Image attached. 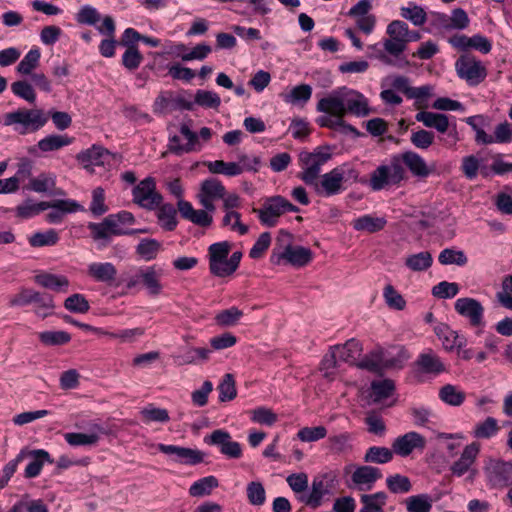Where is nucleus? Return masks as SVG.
<instances>
[{"label":"nucleus","instance_id":"nucleus-1","mask_svg":"<svg viewBox=\"0 0 512 512\" xmlns=\"http://www.w3.org/2000/svg\"><path fill=\"white\" fill-rule=\"evenodd\" d=\"M404 166L419 179H425L434 172V167L429 166L420 154L405 151L393 156L388 165H380L372 172L370 187L374 191H379L388 185H398L406 178Z\"/></svg>","mask_w":512,"mask_h":512},{"label":"nucleus","instance_id":"nucleus-2","mask_svg":"<svg viewBox=\"0 0 512 512\" xmlns=\"http://www.w3.org/2000/svg\"><path fill=\"white\" fill-rule=\"evenodd\" d=\"M318 112L343 118L347 115L366 117L371 114L369 100L361 92L346 87H338L321 98L316 106Z\"/></svg>","mask_w":512,"mask_h":512},{"label":"nucleus","instance_id":"nucleus-3","mask_svg":"<svg viewBox=\"0 0 512 512\" xmlns=\"http://www.w3.org/2000/svg\"><path fill=\"white\" fill-rule=\"evenodd\" d=\"M388 38L383 40L384 51L377 54V58L384 64L403 69L409 66V61L403 55L407 48V23L393 20L386 28Z\"/></svg>","mask_w":512,"mask_h":512},{"label":"nucleus","instance_id":"nucleus-4","mask_svg":"<svg viewBox=\"0 0 512 512\" xmlns=\"http://www.w3.org/2000/svg\"><path fill=\"white\" fill-rule=\"evenodd\" d=\"M231 244L228 241L211 244L208 248L209 270L216 277H228L239 267L242 253L236 251L230 256Z\"/></svg>","mask_w":512,"mask_h":512},{"label":"nucleus","instance_id":"nucleus-5","mask_svg":"<svg viewBox=\"0 0 512 512\" xmlns=\"http://www.w3.org/2000/svg\"><path fill=\"white\" fill-rule=\"evenodd\" d=\"M48 121L42 109L19 108L3 115V125L13 127L20 135L36 132Z\"/></svg>","mask_w":512,"mask_h":512},{"label":"nucleus","instance_id":"nucleus-6","mask_svg":"<svg viewBox=\"0 0 512 512\" xmlns=\"http://www.w3.org/2000/svg\"><path fill=\"white\" fill-rule=\"evenodd\" d=\"M465 122L475 132V141L477 144L490 145L494 143H510L512 142V124L504 121L495 126L493 135L487 134L483 126L489 123L487 116L482 114L470 116Z\"/></svg>","mask_w":512,"mask_h":512},{"label":"nucleus","instance_id":"nucleus-7","mask_svg":"<svg viewBox=\"0 0 512 512\" xmlns=\"http://www.w3.org/2000/svg\"><path fill=\"white\" fill-rule=\"evenodd\" d=\"M180 133L187 140L185 144L181 143L177 135L171 136L168 144V151L177 156L201 151L203 143L209 142L213 136L212 130L208 127H202L199 133H196L186 123L181 124Z\"/></svg>","mask_w":512,"mask_h":512},{"label":"nucleus","instance_id":"nucleus-8","mask_svg":"<svg viewBox=\"0 0 512 512\" xmlns=\"http://www.w3.org/2000/svg\"><path fill=\"white\" fill-rule=\"evenodd\" d=\"M357 176L356 171L348 165H341L321 175L311 188L319 196L329 197L337 195L344 190L343 183L346 180L350 178L356 179Z\"/></svg>","mask_w":512,"mask_h":512},{"label":"nucleus","instance_id":"nucleus-9","mask_svg":"<svg viewBox=\"0 0 512 512\" xmlns=\"http://www.w3.org/2000/svg\"><path fill=\"white\" fill-rule=\"evenodd\" d=\"M291 235L288 232L281 231L280 236L277 239V245L285 243L281 246V251L276 253V249L271 256L274 263L280 264L281 260H285L287 263L295 267H304L309 264L313 258V253L309 248L303 246H293L290 243Z\"/></svg>","mask_w":512,"mask_h":512},{"label":"nucleus","instance_id":"nucleus-10","mask_svg":"<svg viewBox=\"0 0 512 512\" xmlns=\"http://www.w3.org/2000/svg\"><path fill=\"white\" fill-rule=\"evenodd\" d=\"M483 474L490 489L502 490L512 484V463L488 457L483 463Z\"/></svg>","mask_w":512,"mask_h":512},{"label":"nucleus","instance_id":"nucleus-11","mask_svg":"<svg viewBox=\"0 0 512 512\" xmlns=\"http://www.w3.org/2000/svg\"><path fill=\"white\" fill-rule=\"evenodd\" d=\"M330 159L331 153L323 148H317L313 152H301L299 164L302 170L298 178L311 187L320 178L322 166Z\"/></svg>","mask_w":512,"mask_h":512},{"label":"nucleus","instance_id":"nucleus-12","mask_svg":"<svg viewBox=\"0 0 512 512\" xmlns=\"http://www.w3.org/2000/svg\"><path fill=\"white\" fill-rule=\"evenodd\" d=\"M455 70L457 76L470 86L479 85L487 76V69L482 61L469 53L461 55L456 60Z\"/></svg>","mask_w":512,"mask_h":512},{"label":"nucleus","instance_id":"nucleus-13","mask_svg":"<svg viewBox=\"0 0 512 512\" xmlns=\"http://www.w3.org/2000/svg\"><path fill=\"white\" fill-rule=\"evenodd\" d=\"M91 237L96 242H101L103 246L110 243L112 237L121 235H133L136 233H146V229H125L118 227L113 218L108 215L101 222H90L88 224Z\"/></svg>","mask_w":512,"mask_h":512},{"label":"nucleus","instance_id":"nucleus-14","mask_svg":"<svg viewBox=\"0 0 512 512\" xmlns=\"http://www.w3.org/2000/svg\"><path fill=\"white\" fill-rule=\"evenodd\" d=\"M298 211L299 208L297 206L280 195L268 198L263 208L253 209V212L258 214L261 223L268 227H274L277 224L278 218L284 213Z\"/></svg>","mask_w":512,"mask_h":512},{"label":"nucleus","instance_id":"nucleus-15","mask_svg":"<svg viewBox=\"0 0 512 512\" xmlns=\"http://www.w3.org/2000/svg\"><path fill=\"white\" fill-rule=\"evenodd\" d=\"M481 450V445L478 442H472L466 445L459 458L455 460L449 467L451 474L454 477H462L469 474L468 479L473 481L477 475L475 464Z\"/></svg>","mask_w":512,"mask_h":512},{"label":"nucleus","instance_id":"nucleus-16","mask_svg":"<svg viewBox=\"0 0 512 512\" xmlns=\"http://www.w3.org/2000/svg\"><path fill=\"white\" fill-rule=\"evenodd\" d=\"M133 202L142 208L153 210L162 202V196L156 190L153 177H146L132 190Z\"/></svg>","mask_w":512,"mask_h":512},{"label":"nucleus","instance_id":"nucleus-17","mask_svg":"<svg viewBox=\"0 0 512 512\" xmlns=\"http://www.w3.org/2000/svg\"><path fill=\"white\" fill-rule=\"evenodd\" d=\"M162 275V269L156 268L155 266L141 268L129 279L127 286L132 288L137 285H142L149 295L157 296L163 289L161 284Z\"/></svg>","mask_w":512,"mask_h":512},{"label":"nucleus","instance_id":"nucleus-18","mask_svg":"<svg viewBox=\"0 0 512 512\" xmlns=\"http://www.w3.org/2000/svg\"><path fill=\"white\" fill-rule=\"evenodd\" d=\"M334 482L335 475L332 473H325L314 477L310 493L302 497L301 500L313 508L319 507L324 496L332 493Z\"/></svg>","mask_w":512,"mask_h":512},{"label":"nucleus","instance_id":"nucleus-19","mask_svg":"<svg viewBox=\"0 0 512 512\" xmlns=\"http://www.w3.org/2000/svg\"><path fill=\"white\" fill-rule=\"evenodd\" d=\"M204 442L208 445L217 446L220 452L228 458L238 459L242 456L241 445L233 441L231 435L225 430H214L204 437Z\"/></svg>","mask_w":512,"mask_h":512},{"label":"nucleus","instance_id":"nucleus-20","mask_svg":"<svg viewBox=\"0 0 512 512\" xmlns=\"http://www.w3.org/2000/svg\"><path fill=\"white\" fill-rule=\"evenodd\" d=\"M454 308L459 315L469 320L471 326H484V307L477 299L459 298L455 301Z\"/></svg>","mask_w":512,"mask_h":512},{"label":"nucleus","instance_id":"nucleus-21","mask_svg":"<svg viewBox=\"0 0 512 512\" xmlns=\"http://www.w3.org/2000/svg\"><path fill=\"white\" fill-rule=\"evenodd\" d=\"M160 452L172 456L175 462L184 465H196L203 462L205 453L198 449L181 447L176 445L158 444Z\"/></svg>","mask_w":512,"mask_h":512},{"label":"nucleus","instance_id":"nucleus-22","mask_svg":"<svg viewBox=\"0 0 512 512\" xmlns=\"http://www.w3.org/2000/svg\"><path fill=\"white\" fill-rule=\"evenodd\" d=\"M76 159L89 173H94L95 167L104 166L109 162L110 153L103 147L94 145L77 154Z\"/></svg>","mask_w":512,"mask_h":512},{"label":"nucleus","instance_id":"nucleus-23","mask_svg":"<svg viewBox=\"0 0 512 512\" xmlns=\"http://www.w3.org/2000/svg\"><path fill=\"white\" fill-rule=\"evenodd\" d=\"M425 446V438L414 431L397 437L392 443L393 452L402 457L410 455L415 449L423 450Z\"/></svg>","mask_w":512,"mask_h":512},{"label":"nucleus","instance_id":"nucleus-24","mask_svg":"<svg viewBox=\"0 0 512 512\" xmlns=\"http://www.w3.org/2000/svg\"><path fill=\"white\" fill-rule=\"evenodd\" d=\"M48 209H51L46 214V221L51 224L61 223L66 213H74L83 211L84 208L75 200L72 199H59L52 202H47Z\"/></svg>","mask_w":512,"mask_h":512},{"label":"nucleus","instance_id":"nucleus-25","mask_svg":"<svg viewBox=\"0 0 512 512\" xmlns=\"http://www.w3.org/2000/svg\"><path fill=\"white\" fill-rule=\"evenodd\" d=\"M382 477L380 469L373 466H360L352 473L353 484L361 491L372 489L374 483Z\"/></svg>","mask_w":512,"mask_h":512},{"label":"nucleus","instance_id":"nucleus-26","mask_svg":"<svg viewBox=\"0 0 512 512\" xmlns=\"http://www.w3.org/2000/svg\"><path fill=\"white\" fill-rule=\"evenodd\" d=\"M87 274L96 282L111 284L117 276V269L111 262H92L87 266Z\"/></svg>","mask_w":512,"mask_h":512},{"label":"nucleus","instance_id":"nucleus-27","mask_svg":"<svg viewBox=\"0 0 512 512\" xmlns=\"http://www.w3.org/2000/svg\"><path fill=\"white\" fill-rule=\"evenodd\" d=\"M415 119L416 121L421 122L425 127L433 128L441 134L448 132L451 126L449 117L442 113L422 110L415 115Z\"/></svg>","mask_w":512,"mask_h":512},{"label":"nucleus","instance_id":"nucleus-28","mask_svg":"<svg viewBox=\"0 0 512 512\" xmlns=\"http://www.w3.org/2000/svg\"><path fill=\"white\" fill-rule=\"evenodd\" d=\"M356 366L380 374L384 369L396 366V360L386 359L382 352H372L359 361Z\"/></svg>","mask_w":512,"mask_h":512},{"label":"nucleus","instance_id":"nucleus-29","mask_svg":"<svg viewBox=\"0 0 512 512\" xmlns=\"http://www.w3.org/2000/svg\"><path fill=\"white\" fill-rule=\"evenodd\" d=\"M387 224L385 217H378L374 215H363L352 221V226L356 231L366 233H376L384 229Z\"/></svg>","mask_w":512,"mask_h":512},{"label":"nucleus","instance_id":"nucleus-30","mask_svg":"<svg viewBox=\"0 0 512 512\" xmlns=\"http://www.w3.org/2000/svg\"><path fill=\"white\" fill-rule=\"evenodd\" d=\"M104 430L102 427L96 425L91 433H75L70 432L64 434L66 442L71 446H91L95 445L100 438V434H103Z\"/></svg>","mask_w":512,"mask_h":512},{"label":"nucleus","instance_id":"nucleus-31","mask_svg":"<svg viewBox=\"0 0 512 512\" xmlns=\"http://www.w3.org/2000/svg\"><path fill=\"white\" fill-rule=\"evenodd\" d=\"M27 457H32V461L26 466L25 477L34 478L38 476L45 462L53 463V459L47 451L43 449L27 450Z\"/></svg>","mask_w":512,"mask_h":512},{"label":"nucleus","instance_id":"nucleus-32","mask_svg":"<svg viewBox=\"0 0 512 512\" xmlns=\"http://www.w3.org/2000/svg\"><path fill=\"white\" fill-rule=\"evenodd\" d=\"M35 282L46 289L57 292H67L69 280L66 276L42 273L35 276Z\"/></svg>","mask_w":512,"mask_h":512},{"label":"nucleus","instance_id":"nucleus-33","mask_svg":"<svg viewBox=\"0 0 512 512\" xmlns=\"http://www.w3.org/2000/svg\"><path fill=\"white\" fill-rule=\"evenodd\" d=\"M333 348L338 356L339 361L357 365V360L362 351V346L358 341L351 339L348 340L344 345L335 346Z\"/></svg>","mask_w":512,"mask_h":512},{"label":"nucleus","instance_id":"nucleus-34","mask_svg":"<svg viewBox=\"0 0 512 512\" xmlns=\"http://www.w3.org/2000/svg\"><path fill=\"white\" fill-rule=\"evenodd\" d=\"M73 138L67 135L50 134L38 141L37 147L42 152H53L72 143Z\"/></svg>","mask_w":512,"mask_h":512},{"label":"nucleus","instance_id":"nucleus-35","mask_svg":"<svg viewBox=\"0 0 512 512\" xmlns=\"http://www.w3.org/2000/svg\"><path fill=\"white\" fill-rule=\"evenodd\" d=\"M387 494L385 492H376L374 494H363L360 501L363 507L360 512H384L383 507L387 502Z\"/></svg>","mask_w":512,"mask_h":512},{"label":"nucleus","instance_id":"nucleus-36","mask_svg":"<svg viewBox=\"0 0 512 512\" xmlns=\"http://www.w3.org/2000/svg\"><path fill=\"white\" fill-rule=\"evenodd\" d=\"M432 263L433 258L428 251L408 255L405 259V266L413 272L425 271L431 267Z\"/></svg>","mask_w":512,"mask_h":512},{"label":"nucleus","instance_id":"nucleus-37","mask_svg":"<svg viewBox=\"0 0 512 512\" xmlns=\"http://www.w3.org/2000/svg\"><path fill=\"white\" fill-rule=\"evenodd\" d=\"M433 88L430 85H424L421 87H410L407 90L406 97L414 100V106L423 110L428 107V100L432 96Z\"/></svg>","mask_w":512,"mask_h":512},{"label":"nucleus","instance_id":"nucleus-38","mask_svg":"<svg viewBox=\"0 0 512 512\" xmlns=\"http://www.w3.org/2000/svg\"><path fill=\"white\" fill-rule=\"evenodd\" d=\"M418 365L425 373L439 374L445 370L440 358L433 352L423 353L419 356Z\"/></svg>","mask_w":512,"mask_h":512},{"label":"nucleus","instance_id":"nucleus-39","mask_svg":"<svg viewBox=\"0 0 512 512\" xmlns=\"http://www.w3.org/2000/svg\"><path fill=\"white\" fill-rule=\"evenodd\" d=\"M219 483L216 477L206 476L195 481L189 488V494L193 497H203L210 495L212 490L218 487Z\"/></svg>","mask_w":512,"mask_h":512},{"label":"nucleus","instance_id":"nucleus-40","mask_svg":"<svg viewBox=\"0 0 512 512\" xmlns=\"http://www.w3.org/2000/svg\"><path fill=\"white\" fill-rule=\"evenodd\" d=\"M439 398L451 406H460L466 398V394L452 384H446L439 390Z\"/></svg>","mask_w":512,"mask_h":512},{"label":"nucleus","instance_id":"nucleus-41","mask_svg":"<svg viewBox=\"0 0 512 512\" xmlns=\"http://www.w3.org/2000/svg\"><path fill=\"white\" fill-rule=\"evenodd\" d=\"M210 173L223 174L233 177L241 174V168L236 162H225L223 160L205 162Z\"/></svg>","mask_w":512,"mask_h":512},{"label":"nucleus","instance_id":"nucleus-42","mask_svg":"<svg viewBox=\"0 0 512 512\" xmlns=\"http://www.w3.org/2000/svg\"><path fill=\"white\" fill-rule=\"evenodd\" d=\"M433 500L428 494H418L405 500L407 512H430Z\"/></svg>","mask_w":512,"mask_h":512},{"label":"nucleus","instance_id":"nucleus-43","mask_svg":"<svg viewBox=\"0 0 512 512\" xmlns=\"http://www.w3.org/2000/svg\"><path fill=\"white\" fill-rule=\"evenodd\" d=\"M437 335L442 340L443 347L447 351H451L454 348L460 349L465 346V340L446 326L438 328Z\"/></svg>","mask_w":512,"mask_h":512},{"label":"nucleus","instance_id":"nucleus-44","mask_svg":"<svg viewBox=\"0 0 512 512\" xmlns=\"http://www.w3.org/2000/svg\"><path fill=\"white\" fill-rule=\"evenodd\" d=\"M41 53L38 48H33L23 57L16 67V71L21 75H32L40 63Z\"/></svg>","mask_w":512,"mask_h":512},{"label":"nucleus","instance_id":"nucleus-45","mask_svg":"<svg viewBox=\"0 0 512 512\" xmlns=\"http://www.w3.org/2000/svg\"><path fill=\"white\" fill-rule=\"evenodd\" d=\"M33 304H35L34 312L37 316L44 319L53 314L55 304L52 295L37 291Z\"/></svg>","mask_w":512,"mask_h":512},{"label":"nucleus","instance_id":"nucleus-46","mask_svg":"<svg viewBox=\"0 0 512 512\" xmlns=\"http://www.w3.org/2000/svg\"><path fill=\"white\" fill-rule=\"evenodd\" d=\"M312 96V87L308 84H301L292 88V90L283 96L285 102L290 104H305Z\"/></svg>","mask_w":512,"mask_h":512},{"label":"nucleus","instance_id":"nucleus-47","mask_svg":"<svg viewBox=\"0 0 512 512\" xmlns=\"http://www.w3.org/2000/svg\"><path fill=\"white\" fill-rule=\"evenodd\" d=\"M141 418L144 423L151 422L167 423L170 420L169 413L164 408H158L153 404H149L140 411Z\"/></svg>","mask_w":512,"mask_h":512},{"label":"nucleus","instance_id":"nucleus-48","mask_svg":"<svg viewBox=\"0 0 512 512\" xmlns=\"http://www.w3.org/2000/svg\"><path fill=\"white\" fill-rule=\"evenodd\" d=\"M243 316V312L232 306L228 309L218 312L215 316V322L221 327H232L235 326Z\"/></svg>","mask_w":512,"mask_h":512},{"label":"nucleus","instance_id":"nucleus-49","mask_svg":"<svg viewBox=\"0 0 512 512\" xmlns=\"http://www.w3.org/2000/svg\"><path fill=\"white\" fill-rule=\"evenodd\" d=\"M393 449L386 447L373 446L370 447L364 456V461L368 463L384 464L393 458Z\"/></svg>","mask_w":512,"mask_h":512},{"label":"nucleus","instance_id":"nucleus-50","mask_svg":"<svg viewBox=\"0 0 512 512\" xmlns=\"http://www.w3.org/2000/svg\"><path fill=\"white\" fill-rule=\"evenodd\" d=\"M371 390L374 401L379 402L392 395L395 384L391 379L377 380L371 383Z\"/></svg>","mask_w":512,"mask_h":512},{"label":"nucleus","instance_id":"nucleus-51","mask_svg":"<svg viewBox=\"0 0 512 512\" xmlns=\"http://www.w3.org/2000/svg\"><path fill=\"white\" fill-rule=\"evenodd\" d=\"M38 338L45 346H60L71 340L70 334L65 331H43L38 333Z\"/></svg>","mask_w":512,"mask_h":512},{"label":"nucleus","instance_id":"nucleus-52","mask_svg":"<svg viewBox=\"0 0 512 512\" xmlns=\"http://www.w3.org/2000/svg\"><path fill=\"white\" fill-rule=\"evenodd\" d=\"M401 16L409 20L415 26H422L427 19L424 9L414 3H409L406 7H401Z\"/></svg>","mask_w":512,"mask_h":512},{"label":"nucleus","instance_id":"nucleus-53","mask_svg":"<svg viewBox=\"0 0 512 512\" xmlns=\"http://www.w3.org/2000/svg\"><path fill=\"white\" fill-rule=\"evenodd\" d=\"M225 192V187L219 180L209 178L202 182L199 194L213 199H220L224 197Z\"/></svg>","mask_w":512,"mask_h":512},{"label":"nucleus","instance_id":"nucleus-54","mask_svg":"<svg viewBox=\"0 0 512 512\" xmlns=\"http://www.w3.org/2000/svg\"><path fill=\"white\" fill-rule=\"evenodd\" d=\"M387 488L394 494H405L411 491L412 484L407 476L394 474L386 479Z\"/></svg>","mask_w":512,"mask_h":512},{"label":"nucleus","instance_id":"nucleus-55","mask_svg":"<svg viewBox=\"0 0 512 512\" xmlns=\"http://www.w3.org/2000/svg\"><path fill=\"white\" fill-rule=\"evenodd\" d=\"M176 209L172 204H163L158 210V220L165 230L172 231L177 225Z\"/></svg>","mask_w":512,"mask_h":512},{"label":"nucleus","instance_id":"nucleus-56","mask_svg":"<svg viewBox=\"0 0 512 512\" xmlns=\"http://www.w3.org/2000/svg\"><path fill=\"white\" fill-rule=\"evenodd\" d=\"M439 262L442 265H458L464 266L468 262V258L462 250H454L446 248L442 250L438 257Z\"/></svg>","mask_w":512,"mask_h":512},{"label":"nucleus","instance_id":"nucleus-57","mask_svg":"<svg viewBox=\"0 0 512 512\" xmlns=\"http://www.w3.org/2000/svg\"><path fill=\"white\" fill-rule=\"evenodd\" d=\"M48 206L49 205L46 201L36 203L32 200H27L23 204L17 206L16 213L18 217L27 219L38 215L42 211L47 210Z\"/></svg>","mask_w":512,"mask_h":512},{"label":"nucleus","instance_id":"nucleus-58","mask_svg":"<svg viewBox=\"0 0 512 512\" xmlns=\"http://www.w3.org/2000/svg\"><path fill=\"white\" fill-rule=\"evenodd\" d=\"M316 123L320 127H326V128H331V129H336L338 127H341L347 132H351V133H355V134L358 133L357 129L354 126L347 124L344 120H342L339 117H336L335 115H332V114H324V115L318 117L316 119Z\"/></svg>","mask_w":512,"mask_h":512},{"label":"nucleus","instance_id":"nucleus-59","mask_svg":"<svg viewBox=\"0 0 512 512\" xmlns=\"http://www.w3.org/2000/svg\"><path fill=\"white\" fill-rule=\"evenodd\" d=\"M11 91L14 95L29 103L36 101V92L33 86L26 80L13 82L11 84Z\"/></svg>","mask_w":512,"mask_h":512},{"label":"nucleus","instance_id":"nucleus-60","mask_svg":"<svg viewBox=\"0 0 512 512\" xmlns=\"http://www.w3.org/2000/svg\"><path fill=\"white\" fill-rule=\"evenodd\" d=\"M498 430L499 427L496 419L488 417L485 421L475 425L473 436L478 439H487L494 436Z\"/></svg>","mask_w":512,"mask_h":512},{"label":"nucleus","instance_id":"nucleus-61","mask_svg":"<svg viewBox=\"0 0 512 512\" xmlns=\"http://www.w3.org/2000/svg\"><path fill=\"white\" fill-rule=\"evenodd\" d=\"M59 241L58 233L53 230L37 232L29 238V244L32 247L53 246Z\"/></svg>","mask_w":512,"mask_h":512},{"label":"nucleus","instance_id":"nucleus-62","mask_svg":"<svg viewBox=\"0 0 512 512\" xmlns=\"http://www.w3.org/2000/svg\"><path fill=\"white\" fill-rule=\"evenodd\" d=\"M161 244L155 239H142L136 247V252L143 259L149 261L154 259L159 252Z\"/></svg>","mask_w":512,"mask_h":512},{"label":"nucleus","instance_id":"nucleus-63","mask_svg":"<svg viewBox=\"0 0 512 512\" xmlns=\"http://www.w3.org/2000/svg\"><path fill=\"white\" fill-rule=\"evenodd\" d=\"M55 185V176L51 174H41L29 182L30 189L38 193L51 192Z\"/></svg>","mask_w":512,"mask_h":512},{"label":"nucleus","instance_id":"nucleus-64","mask_svg":"<svg viewBox=\"0 0 512 512\" xmlns=\"http://www.w3.org/2000/svg\"><path fill=\"white\" fill-rule=\"evenodd\" d=\"M219 400L221 402H227L233 400L236 395L235 380L232 374H225L221 383L218 386Z\"/></svg>","mask_w":512,"mask_h":512}]
</instances>
